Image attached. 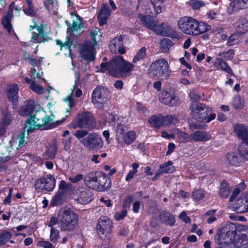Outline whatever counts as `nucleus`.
Returning <instances> with one entry per match:
<instances>
[{"mask_svg": "<svg viewBox=\"0 0 248 248\" xmlns=\"http://www.w3.org/2000/svg\"><path fill=\"white\" fill-rule=\"evenodd\" d=\"M33 109L32 105H28L22 106L19 110V114L22 116L32 114L27 120L24 128V131H26L28 134L37 129L44 130L54 128L63 123L68 117L66 114L65 117L62 118L61 121L55 122L54 115L46 116L45 111L43 110L33 112Z\"/></svg>", "mask_w": 248, "mask_h": 248, "instance_id": "nucleus-1", "label": "nucleus"}, {"mask_svg": "<svg viewBox=\"0 0 248 248\" xmlns=\"http://www.w3.org/2000/svg\"><path fill=\"white\" fill-rule=\"evenodd\" d=\"M135 65L125 61L122 56L117 55L107 62H102L99 71L108 73L115 77L126 78L131 75Z\"/></svg>", "mask_w": 248, "mask_h": 248, "instance_id": "nucleus-2", "label": "nucleus"}, {"mask_svg": "<svg viewBox=\"0 0 248 248\" xmlns=\"http://www.w3.org/2000/svg\"><path fill=\"white\" fill-rule=\"evenodd\" d=\"M178 26L182 32L191 35H198L211 29L210 26L207 23L198 22L193 18L186 16L179 19Z\"/></svg>", "mask_w": 248, "mask_h": 248, "instance_id": "nucleus-3", "label": "nucleus"}, {"mask_svg": "<svg viewBox=\"0 0 248 248\" xmlns=\"http://www.w3.org/2000/svg\"><path fill=\"white\" fill-rule=\"evenodd\" d=\"M85 185L97 191H105L111 186V180L102 172H91L88 173L84 180Z\"/></svg>", "mask_w": 248, "mask_h": 248, "instance_id": "nucleus-4", "label": "nucleus"}, {"mask_svg": "<svg viewBox=\"0 0 248 248\" xmlns=\"http://www.w3.org/2000/svg\"><path fill=\"white\" fill-rule=\"evenodd\" d=\"M59 227L62 231H72L78 225V216L73 210L65 207L59 211Z\"/></svg>", "mask_w": 248, "mask_h": 248, "instance_id": "nucleus-5", "label": "nucleus"}, {"mask_svg": "<svg viewBox=\"0 0 248 248\" xmlns=\"http://www.w3.org/2000/svg\"><path fill=\"white\" fill-rule=\"evenodd\" d=\"M191 115L199 122L205 121L208 123L214 120L216 117L212 112V108L203 104L192 102L190 107Z\"/></svg>", "mask_w": 248, "mask_h": 248, "instance_id": "nucleus-6", "label": "nucleus"}, {"mask_svg": "<svg viewBox=\"0 0 248 248\" xmlns=\"http://www.w3.org/2000/svg\"><path fill=\"white\" fill-rule=\"evenodd\" d=\"M139 17L144 26L157 34L163 36H170L175 33L174 30L165 23L157 25V21L153 19L151 16L139 14Z\"/></svg>", "mask_w": 248, "mask_h": 248, "instance_id": "nucleus-7", "label": "nucleus"}, {"mask_svg": "<svg viewBox=\"0 0 248 248\" xmlns=\"http://www.w3.org/2000/svg\"><path fill=\"white\" fill-rule=\"evenodd\" d=\"M233 130L244 142L238 147L239 155L242 158L248 160V126L243 124H234Z\"/></svg>", "mask_w": 248, "mask_h": 248, "instance_id": "nucleus-8", "label": "nucleus"}, {"mask_svg": "<svg viewBox=\"0 0 248 248\" xmlns=\"http://www.w3.org/2000/svg\"><path fill=\"white\" fill-rule=\"evenodd\" d=\"M150 75L158 79H165L171 74L168 62L163 59L153 62L148 69Z\"/></svg>", "mask_w": 248, "mask_h": 248, "instance_id": "nucleus-9", "label": "nucleus"}, {"mask_svg": "<svg viewBox=\"0 0 248 248\" xmlns=\"http://www.w3.org/2000/svg\"><path fill=\"white\" fill-rule=\"evenodd\" d=\"M95 126V121L94 117L90 112L84 111L78 114L77 116L69 124L71 128L92 129Z\"/></svg>", "mask_w": 248, "mask_h": 248, "instance_id": "nucleus-10", "label": "nucleus"}, {"mask_svg": "<svg viewBox=\"0 0 248 248\" xmlns=\"http://www.w3.org/2000/svg\"><path fill=\"white\" fill-rule=\"evenodd\" d=\"M80 142L90 151L100 150L104 146L102 138L99 134L95 133L88 134L87 137L80 140Z\"/></svg>", "mask_w": 248, "mask_h": 248, "instance_id": "nucleus-11", "label": "nucleus"}, {"mask_svg": "<svg viewBox=\"0 0 248 248\" xmlns=\"http://www.w3.org/2000/svg\"><path fill=\"white\" fill-rule=\"evenodd\" d=\"M56 185V180L53 176L47 174L36 180L34 184L35 189L39 192L52 191Z\"/></svg>", "mask_w": 248, "mask_h": 248, "instance_id": "nucleus-12", "label": "nucleus"}, {"mask_svg": "<svg viewBox=\"0 0 248 248\" xmlns=\"http://www.w3.org/2000/svg\"><path fill=\"white\" fill-rule=\"evenodd\" d=\"M108 95L107 89L98 87L95 88L92 94V102L93 105L99 108L103 107Z\"/></svg>", "mask_w": 248, "mask_h": 248, "instance_id": "nucleus-13", "label": "nucleus"}, {"mask_svg": "<svg viewBox=\"0 0 248 248\" xmlns=\"http://www.w3.org/2000/svg\"><path fill=\"white\" fill-rule=\"evenodd\" d=\"M112 223L107 216L100 217L96 227L98 234L101 238L106 237L111 232Z\"/></svg>", "mask_w": 248, "mask_h": 248, "instance_id": "nucleus-14", "label": "nucleus"}, {"mask_svg": "<svg viewBox=\"0 0 248 248\" xmlns=\"http://www.w3.org/2000/svg\"><path fill=\"white\" fill-rule=\"evenodd\" d=\"M159 101L163 104L174 106L177 104L178 99L174 94L166 90H163L159 94Z\"/></svg>", "mask_w": 248, "mask_h": 248, "instance_id": "nucleus-15", "label": "nucleus"}, {"mask_svg": "<svg viewBox=\"0 0 248 248\" xmlns=\"http://www.w3.org/2000/svg\"><path fill=\"white\" fill-rule=\"evenodd\" d=\"M109 48L113 53L118 52L120 54H124L126 50L124 47L122 36H119L112 39L109 44Z\"/></svg>", "mask_w": 248, "mask_h": 248, "instance_id": "nucleus-16", "label": "nucleus"}, {"mask_svg": "<svg viewBox=\"0 0 248 248\" xmlns=\"http://www.w3.org/2000/svg\"><path fill=\"white\" fill-rule=\"evenodd\" d=\"M222 162L227 168L237 167L239 164V159L236 153L232 152L225 155Z\"/></svg>", "mask_w": 248, "mask_h": 248, "instance_id": "nucleus-17", "label": "nucleus"}, {"mask_svg": "<svg viewBox=\"0 0 248 248\" xmlns=\"http://www.w3.org/2000/svg\"><path fill=\"white\" fill-rule=\"evenodd\" d=\"M30 30L31 31L34 28L36 27L37 30V32H33L31 36V41L35 43H40L46 40L47 35L44 31L42 26L36 27L35 25L34 27L30 26Z\"/></svg>", "mask_w": 248, "mask_h": 248, "instance_id": "nucleus-18", "label": "nucleus"}, {"mask_svg": "<svg viewBox=\"0 0 248 248\" xmlns=\"http://www.w3.org/2000/svg\"><path fill=\"white\" fill-rule=\"evenodd\" d=\"M81 58L88 61H93L95 59L94 47L93 46H83L79 50Z\"/></svg>", "mask_w": 248, "mask_h": 248, "instance_id": "nucleus-19", "label": "nucleus"}, {"mask_svg": "<svg viewBox=\"0 0 248 248\" xmlns=\"http://www.w3.org/2000/svg\"><path fill=\"white\" fill-rule=\"evenodd\" d=\"M13 17V11L12 10L8 11L7 14L1 19V23L3 28L7 30L10 34L14 33V30L11 24V20Z\"/></svg>", "mask_w": 248, "mask_h": 248, "instance_id": "nucleus-20", "label": "nucleus"}, {"mask_svg": "<svg viewBox=\"0 0 248 248\" xmlns=\"http://www.w3.org/2000/svg\"><path fill=\"white\" fill-rule=\"evenodd\" d=\"M211 139V135L203 131H196L190 134V140L196 142H205Z\"/></svg>", "mask_w": 248, "mask_h": 248, "instance_id": "nucleus-21", "label": "nucleus"}, {"mask_svg": "<svg viewBox=\"0 0 248 248\" xmlns=\"http://www.w3.org/2000/svg\"><path fill=\"white\" fill-rule=\"evenodd\" d=\"M111 14V11L107 4L104 3L98 14V18L100 26L107 23V20Z\"/></svg>", "mask_w": 248, "mask_h": 248, "instance_id": "nucleus-22", "label": "nucleus"}, {"mask_svg": "<svg viewBox=\"0 0 248 248\" xmlns=\"http://www.w3.org/2000/svg\"><path fill=\"white\" fill-rule=\"evenodd\" d=\"M93 199V194L91 191L87 188H85L80 191L78 202L81 204H87L90 202Z\"/></svg>", "mask_w": 248, "mask_h": 248, "instance_id": "nucleus-23", "label": "nucleus"}, {"mask_svg": "<svg viewBox=\"0 0 248 248\" xmlns=\"http://www.w3.org/2000/svg\"><path fill=\"white\" fill-rule=\"evenodd\" d=\"M237 31L240 34L248 32V15L240 18L237 21Z\"/></svg>", "mask_w": 248, "mask_h": 248, "instance_id": "nucleus-24", "label": "nucleus"}, {"mask_svg": "<svg viewBox=\"0 0 248 248\" xmlns=\"http://www.w3.org/2000/svg\"><path fill=\"white\" fill-rule=\"evenodd\" d=\"M18 90L17 84L11 85L8 87L7 91V97L13 103L16 102L18 98Z\"/></svg>", "mask_w": 248, "mask_h": 248, "instance_id": "nucleus-25", "label": "nucleus"}, {"mask_svg": "<svg viewBox=\"0 0 248 248\" xmlns=\"http://www.w3.org/2000/svg\"><path fill=\"white\" fill-rule=\"evenodd\" d=\"M214 65L217 69H221L229 74L233 75L231 67L221 58H217L214 62Z\"/></svg>", "mask_w": 248, "mask_h": 248, "instance_id": "nucleus-26", "label": "nucleus"}, {"mask_svg": "<svg viewBox=\"0 0 248 248\" xmlns=\"http://www.w3.org/2000/svg\"><path fill=\"white\" fill-rule=\"evenodd\" d=\"M136 139V133L131 130L126 132L121 138V142L126 145H130L134 142Z\"/></svg>", "mask_w": 248, "mask_h": 248, "instance_id": "nucleus-27", "label": "nucleus"}, {"mask_svg": "<svg viewBox=\"0 0 248 248\" xmlns=\"http://www.w3.org/2000/svg\"><path fill=\"white\" fill-rule=\"evenodd\" d=\"M10 114L6 112L3 113L1 120L0 122V137L3 135L5 133V130L4 126H6L9 124L11 122Z\"/></svg>", "mask_w": 248, "mask_h": 248, "instance_id": "nucleus-28", "label": "nucleus"}, {"mask_svg": "<svg viewBox=\"0 0 248 248\" xmlns=\"http://www.w3.org/2000/svg\"><path fill=\"white\" fill-rule=\"evenodd\" d=\"M207 193L204 189L198 188L192 193L191 198L195 202H199L206 197Z\"/></svg>", "mask_w": 248, "mask_h": 248, "instance_id": "nucleus-29", "label": "nucleus"}, {"mask_svg": "<svg viewBox=\"0 0 248 248\" xmlns=\"http://www.w3.org/2000/svg\"><path fill=\"white\" fill-rule=\"evenodd\" d=\"M27 6L25 7L24 12L29 16H34L37 12V9L34 6L31 0H26Z\"/></svg>", "mask_w": 248, "mask_h": 248, "instance_id": "nucleus-30", "label": "nucleus"}, {"mask_svg": "<svg viewBox=\"0 0 248 248\" xmlns=\"http://www.w3.org/2000/svg\"><path fill=\"white\" fill-rule=\"evenodd\" d=\"M162 115H154L149 119V123L153 127L158 128L163 126V119Z\"/></svg>", "mask_w": 248, "mask_h": 248, "instance_id": "nucleus-31", "label": "nucleus"}, {"mask_svg": "<svg viewBox=\"0 0 248 248\" xmlns=\"http://www.w3.org/2000/svg\"><path fill=\"white\" fill-rule=\"evenodd\" d=\"M64 201V195L62 192H59L55 194L50 202V205L55 206L62 204Z\"/></svg>", "mask_w": 248, "mask_h": 248, "instance_id": "nucleus-32", "label": "nucleus"}, {"mask_svg": "<svg viewBox=\"0 0 248 248\" xmlns=\"http://www.w3.org/2000/svg\"><path fill=\"white\" fill-rule=\"evenodd\" d=\"M230 194V187L226 182L221 183L219 190V195L223 199L227 198Z\"/></svg>", "mask_w": 248, "mask_h": 248, "instance_id": "nucleus-33", "label": "nucleus"}, {"mask_svg": "<svg viewBox=\"0 0 248 248\" xmlns=\"http://www.w3.org/2000/svg\"><path fill=\"white\" fill-rule=\"evenodd\" d=\"M11 232L4 231L0 233V247L6 244L12 238Z\"/></svg>", "mask_w": 248, "mask_h": 248, "instance_id": "nucleus-34", "label": "nucleus"}, {"mask_svg": "<svg viewBox=\"0 0 248 248\" xmlns=\"http://www.w3.org/2000/svg\"><path fill=\"white\" fill-rule=\"evenodd\" d=\"M174 132L181 142H186L191 140L190 135L189 136L187 133L181 131L178 129H176Z\"/></svg>", "mask_w": 248, "mask_h": 248, "instance_id": "nucleus-35", "label": "nucleus"}, {"mask_svg": "<svg viewBox=\"0 0 248 248\" xmlns=\"http://www.w3.org/2000/svg\"><path fill=\"white\" fill-rule=\"evenodd\" d=\"M147 49L145 47H142L137 52L133 59V62H137L140 60L144 59L146 56Z\"/></svg>", "mask_w": 248, "mask_h": 248, "instance_id": "nucleus-36", "label": "nucleus"}, {"mask_svg": "<svg viewBox=\"0 0 248 248\" xmlns=\"http://www.w3.org/2000/svg\"><path fill=\"white\" fill-rule=\"evenodd\" d=\"M90 35L94 46H96L97 42L100 40L101 37L99 30L97 28L93 29L91 31Z\"/></svg>", "mask_w": 248, "mask_h": 248, "instance_id": "nucleus-37", "label": "nucleus"}, {"mask_svg": "<svg viewBox=\"0 0 248 248\" xmlns=\"http://www.w3.org/2000/svg\"><path fill=\"white\" fill-rule=\"evenodd\" d=\"M57 146L55 144L50 145L46 151V155L48 158L53 159L56 155Z\"/></svg>", "mask_w": 248, "mask_h": 248, "instance_id": "nucleus-38", "label": "nucleus"}, {"mask_svg": "<svg viewBox=\"0 0 248 248\" xmlns=\"http://www.w3.org/2000/svg\"><path fill=\"white\" fill-rule=\"evenodd\" d=\"M163 126L170 124H175L178 122V119L172 115L163 116Z\"/></svg>", "mask_w": 248, "mask_h": 248, "instance_id": "nucleus-39", "label": "nucleus"}, {"mask_svg": "<svg viewBox=\"0 0 248 248\" xmlns=\"http://www.w3.org/2000/svg\"><path fill=\"white\" fill-rule=\"evenodd\" d=\"M172 164L170 161H169L165 164L161 166L160 167V172L167 173L172 172L174 169Z\"/></svg>", "mask_w": 248, "mask_h": 248, "instance_id": "nucleus-40", "label": "nucleus"}, {"mask_svg": "<svg viewBox=\"0 0 248 248\" xmlns=\"http://www.w3.org/2000/svg\"><path fill=\"white\" fill-rule=\"evenodd\" d=\"M240 9H241V7H239L238 0H234L230 3V5L228 8L227 12L229 14L231 15Z\"/></svg>", "mask_w": 248, "mask_h": 248, "instance_id": "nucleus-41", "label": "nucleus"}, {"mask_svg": "<svg viewBox=\"0 0 248 248\" xmlns=\"http://www.w3.org/2000/svg\"><path fill=\"white\" fill-rule=\"evenodd\" d=\"M166 224L173 226L175 222L174 217L170 213H166L162 215Z\"/></svg>", "mask_w": 248, "mask_h": 248, "instance_id": "nucleus-42", "label": "nucleus"}, {"mask_svg": "<svg viewBox=\"0 0 248 248\" xmlns=\"http://www.w3.org/2000/svg\"><path fill=\"white\" fill-rule=\"evenodd\" d=\"M125 126L122 124H119L117 126L116 129V139H117L119 143L121 142V138L125 134Z\"/></svg>", "mask_w": 248, "mask_h": 248, "instance_id": "nucleus-43", "label": "nucleus"}, {"mask_svg": "<svg viewBox=\"0 0 248 248\" xmlns=\"http://www.w3.org/2000/svg\"><path fill=\"white\" fill-rule=\"evenodd\" d=\"M234 55V52L232 49H229L226 52H220L218 56L226 60H231L232 59Z\"/></svg>", "mask_w": 248, "mask_h": 248, "instance_id": "nucleus-44", "label": "nucleus"}, {"mask_svg": "<svg viewBox=\"0 0 248 248\" xmlns=\"http://www.w3.org/2000/svg\"><path fill=\"white\" fill-rule=\"evenodd\" d=\"M59 231L58 230L53 227L51 228L49 238L52 243H55L57 242L59 238Z\"/></svg>", "mask_w": 248, "mask_h": 248, "instance_id": "nucleus-45", "label": "nucleus"}, {"mask_svg": "<svg viewBox=\"0 0 248 248\" xmlns=\"http://www.w3.org/2000/svg\"><path fill=\"white\" fill-rule=\"evenodd\" d=\"M189 4L194 10H198L205 6L204 2L198 0H190Z\"/></svg>", "mask_w": 248, "mask_h": 248, "instance_id": "nucleus-46", "label": "nucleus"}, {"mask_svg": "<svg viewBox=\"0 0 248 248\" xmlns=\"http://www.w3.org/2000/svg\"><path fill=\"white\" fill-rule=\"evenodd\" d=\"M64 101L66 102L69 108L67 109L66 112L69 114L71 112V108L75 106V103L73 100V95L72 93L70 94L68 96L64 99Z\"/></svg>", "mask_w": 248, "mask_h": 248, "instance_id": "nucleus-47", "label": "nucleus"}, {"mask_svg": "<svg viewBox=\"0 0 248 248\" xmlns=\"http://www.w3.org/2000/svg\"><path fill=\"white\" fill-rule=\"evenodd\" d=\"M56 42L57 45H59L60 46L61 49L62 47H64L66 49H68L69 51H71L70 47L72 45V42L69 39L66 41L64 43L59 40H56Z\"/></svg>", "mask_w": 248, "mask_h": 248, "instance_id": "nucleus-48", "label": "nucleus"}, {"mask_svg": "<svg viewBox=\"0 0 248 248\" xmlns=\"http://www.w3.org/2000/svg\"><path fill=\"white\" fill-rule=\"evenodd\" d=\"M233 104L236 108L241 109L243 107V101L240 96H238L234 97L233 100Z\"/></svg>", "mask_w": 248, "mask_h": 248, "instance_id": "nucleus-49", "label": "nucleus"}, {"mask_svg": "<svg viewBox=\"0 0 248 248\" xmlns=\"http://www.w3.org/2000/svg\"><path fill=\"white\" fill-rule=\"evenodd\" d=\"M238 43V35L236 34L232 35L228 39L227 45L229 46H233Z\"/></svg>", "mask_w": 248, "mask_h": 248, "instance_id": "nucleus-50", "label": "nucleus"}, {"mask_svg": "<svg viewBox=\"0 0 248 248\" xmlns=\"http://www.w3.org/2000/svg\"><path fill=\"white\" fill-rule=\"evenodd\" d=\"M30 88L34 92L38 93H42L44 91V89L40 85L35 84L32 82Z\"/></svg>", "mask_w": 248, "mask_h": 248, "instance_id": "nucleus-51", "label": "nucleus"}, {"mask_svg": "<svg viewBox=\"0 0 248 248\" xmlns=\"http://www.w3.org/2000/svg\"><path fill=\"white\" fill-rule=\"evenodd\" d=\"M189 97L191 100H193V102L199 100L201 98V95L196 90H192L189 93Z\"/></svg>", "mask_w": 248, "mask_h": 248, "instance_id": "nucleus-52", "label": "nucleus"}, {"mask_svg": "<svg viewBox=\"0 0 248 248\" xmlns=\"http://www.w3.org/2000/svg\"><path fill=\"white\" fill-rule=\"evenodd\" d=\"M154 7L155 11L156 14H160L162 11V9L164 7L163 3H159L158 2L154 1L152 3Z\"/></svg>", "mask_w": 248, "mask_h": 248, "instance_id": "nucleus-53", "label": "nucleus"}, {"mask_svg": "<svg viewBox=\"0 0 248 248\" xmlns=\"http://www.w3.org/2000/svg\"><path fill=\"white\" fill-rule=\"evenodd\" d=\"M12 10L13 11V16H19L20 9L18 7H15V3L14 2H12L9 6L8 11Z\"/></svg>", "mask_w": 248, "mask_h": 248, "instance_id": "nucleus-54", "label": "nucleus"}, {"mask_svg": "<svg viewBox=\"0 0 248 248\" xmlns=\"http://www.w3.org/2000/svg\"><path fill=\"white\" fill-rule=\"evenodd\" d=\"M37 245L38 247L43 248H54V246L52 244L46 241H40L38 242Z\"/></svg>", "mask_w": 248, "mask_h": 248, "instance_id": "nucleus-55", "label": "nucleus"}, {"mask_svg": "<svg viewBox=\"0 0 248 248\" xmlns=\"http://www.w3.org/2000/svg\"><path fill=\"white\" fill-rule=\"evenodd\" d=\"M216 212V210H211L206 212V214L207 216H210V217L207 219V223L211 224L216 220V217L214 216Z\"/></svg>", "mask_w": 248, "mask_h": 248, "instance_id": "nucleus-56", "label": "nucleus"}, {"mask_svg": "<svg viewBox=\"0 0 248 248\" xmlns=\"http://www.w3.org/2000/svg\"><path fill=\"white\" fill-rule=\"evenodd\" d=\"M171 45V41L168 39H164L161 42V47L164 49H169Z\"/></svg>", "mask_w": 248, "mask_h": 248, "instance_id": "nucleus-57", "label": "nucleus"}, {"mask_svg": "<svg viewBox=\"0 0 248 248\" xmlns=\"http://www.w3.org/2000/svg\"><path fill=\"white\" fill-rule=\"evenodd\" d=\"M83 178V176L81 174H78L74 177H70L69 180L73 183H77L80 181Z\"/></svg>", "mask_w": 248, "mask_h": 248, "instance_id": "nucleus-58", "label": "nucleus"}, {"mask_svg": "<svg viewBox=\"0 0 248 248\" xmlns=\"http://www.w3.org/2000/svg\"><path fill=\"white\" fill-rule=\"evenodd\" d=\"M88 135V132L84 130H79L77 131L75 133L74 135L78 139H82Z\"/></svg>", "mask_w": 248, "mask_h": 248, "instance_id": "nucleus-59", "label": "nucleus"}, {"mask_svg": "<svg viewBox=\"0 0 248 248\" xmlns=\"http://www.w3.org/2000/svg\"><path fill=\"white\" fill-rule=\"evenodd\" d=\"M126 211L125 210H123L120 212L116 213L114 216V217L117 220H120L123 219L124 217L126 216Z\"/></svg>", "mask_w": 248, "mask_h": 248, "instance_id": "nucleus-60", "label": "nucleus"}, {"mask_svg": "<svg viewBox=\"0 0 248 248\" xmlns=\"http://www.w3.org/2000/svg\"><path fill=\"white\" fill-rule=\"evenodd\" d=\"M57 223L59 224V214H58L57 217H50L48 226L52 228Z\"/></svg>", "mask_w": 248, "mask_h": 248, "instance_id": "nucleus-61", "label": "nucleus"}, {"mask_svg": "<svg viewBox=\"0 0 248 248\" xmlns=\"http://www.w3.org/2000/svg\"><path fill=\"white\" fill-rule=\"evenodd\" d=\"M81 22L80 20L78 21H74L72 24V31L73 32L78 31L81 29Z\"/></svg>", "mask_w": 248, "mask_h": 248, "instance_id": "nucleus-62", "label": "nucleus"}, {"mask_svg": "<svg viewBox=\"0 0 248 248\" xmlns=\"http://www.w3.org/2000/svg\"><path fill=\"white\" fill-rule=\"evenodd\" d=\"M179 218L185 223H189L190 221V218L188 217L185 211H183L179 215Z\"/></svg>", "mask_w": 248, "mask_h": 248, "instance_id": "nucleus-63", "label": "nucleus"}, {"mask_svg": "<svg viewBox=\"0 0 248 248\" xmlns=\"http://www.w3.org/2000/svg\"><path fill=\"white\" fill-rule=\"evenodd\" d=\"M72 140L69 138L66 139L63 141L64 149L65 150H69L71 146Z\"/></svg>", "mask_w": 248, "mask_h": 248, "instance_id": "nucleus-64", "label": "nucleus"}]
</instances>
